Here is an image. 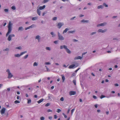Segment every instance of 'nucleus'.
Instances as JSON below:
<instances>
[{
  "instance_id": "nucleus-55",
  "label": "nucleus",
  "mask_w": 120,
  "mask_h": 120,
  "mask_svg": "<svg viewBox=\"0 0 120 120\" xmlns=\"http://www.w3.org/2000/svg\"><path fill=\"white\" fill-rule=\"evenodd\" d=\"M30 29V28H29V27L28 26V27H26L25 28V30H27L29 29Z\"/></svg>"
},
{
  "instance_id": "nucleus-62",
  "label": "nucleus",
  "mask_w": 120,
  "mask_h": 120,
  "mask_svg": "<svg viewBox=\"0 0 120 120\" xmlns=\"http://www.w3.org/2000/svg\"><path fill=\"white\" fill-rule=\"evenodd\" d=\"M87 53V52H84V53H82V56L83 57V56L85 54Z\"/></svg>"
},
{
  "instance_id": "nucleus-34",
  "label": "nucleus",
  "mask_w": 120,
  "mask_h": 120,
  "mask_svg": "<svg viewBox=\"0 0 120 120\" xmlns=\"http://www.w3.org/2000/svg\"><path fill=\"white\" fill-rule=\"evenodd\" d=\"M38 64L36 62H34V63L33 65L34 66H38Z\"/></svg>"
},
{
  "instance_id": "nucleus-9",
  "label": "nucleus",
  "mask_w": 120,
  "mask_h": 120,
  "mask_svg": "<svg viewBox=\"0 0 120 120\" xmlns=\"http://www.w3.org/2000/svg\"><path fill=\"white\" fill-rule=\"evenodd\" d=\"M82 58V56L81 57L80 56H79L77 57H75L74 58V59L75 60H78V59H80L81 60Z\"/></svg>"
},
{
  "instance_id": "nucleus-4",
  "label": "nucleus",
  "mask_w": 120,
  "mask_h": 120,
  "mask_svg": "<svg viewBox=\"0 0 120 120\" xmlns=\"http://www.w3.org/2000/svg\"><path fill=\"white\" fill-rule=\"evenodd\" d=\"M64 24L63 22H60L57 25L58 28L59 29H60L61 26L64 25Z\"/></svg>"
},
{
  "instance_id": "nucleus-1",
  "label": "nucleus",
  "mask_w": 120,
  "mask_h": 120,
  "mask_svg": "<svg viewBox=\"0 0 120 120\" xmlns=\"http://www.w3.org/2000/svg\"><path fill=\"white\" fill-rule=\"evenodd\" d=\"M12 25L13 24L11 23V21H9L8 26V31L6 34V37H7L11 33L12 30Z\"/></svg>"
},
{
  "instance_id": "nucleus-64",
  "label": "nucleus",
  "mask_w": 120,
  "mask_h": 120,
  "mask_svg": "<svg viewBox=\"0 0 120 120\" xmlns=\"http://www.w3.org/2000/svg\"><path fill=\"white\" fill-rule=\"evenodd\" d=\"M73 41L74 42H76L77 41H78V40L75 39H73Z\"/></svg>"
},
{
  "instance_id": "nucleus-38",
  "label": "nucleus",
  "mask_w": 120,
  "mask_h": 120,
  "mask_svg": "<svg viewBox=\"0 0 120 120\" xmlns=\"http://www.w3.org/2000/svg\"><path fill=\"white\" fill-rule=\"evenodd\" d=\"M11 8L13 10H15L16 9L15 7V6H12L11 7Z\"/></svg>"
},
{
  "instance_id": "nucleus-29",
  "label": "nucleus",
  "mask_w": 120,
  "mask_h": 120,
  "mask_svg": "<svg viewBox=\"0 0 120 120\" xmlns=\"http://www.w3.org/2000/svg\"><path fill=\"white\" fill-rule=\"evenodd\" d=\"M103 5L105 7H108V5L105 3H104L103 4Z\"/></svg>"
},
{
  "instance_id": "nucleus-35",
  "label": "nucleus",
  "mask_w": 120,
  "mask_h": 120,
  "mask_svg": "<svg viewBox=\"0 0 120 120\" xmlns=\"http://www.w3.org/2000/svg\"><path fill=\"white\" fill-rule=\"evenodd\" d=\"M49 1V0H44L43 1V3H45Z\"/></svg>"
},
{
  "instance_id": "nucleus-7",
  "label": "nucleus",
  "mask_w": 120,
  "mask_h": 120,
  "mask_svg": "<svg viewBox=\"0 0 120 120\" xmlns=\"http://www.w3.org/2000/svg\"><path fill=\"white\" fill-rule=\"evenodd\" d=\"M106 31V29H105L104 30H103L101 29H99L98 30V32H101L102 33H104Z\"/></svg>"
},
{
  "instance_id": "nucleus-37",
  "label": "nucleus",
  "mask_w": 120,
  "mask_h": 120,
  "mask_svg": "<svg viewBox=\"0 0 120 120\" xmlns=\"http://www.w3.org/2000/svg\"><path fill=\"white\" fill-rule=\"evenodd\" d=\"M40 119L41 120H44L45 119V118L43 116H42L40 118Z\"/></svg>"
},
{
  "instance_id": "nucleus-20",
  "label": "nucleus",
  "mask_w": 120,
  "mask_h": 120,
  "mask_svg": "<svg viewBox=\"0 0 120 120\" xmlns=\"http://www.w3.org/2000/svg\"><path fill=\"white\" fill-rule=\"evenodd\" d=\"M104 7L102 5H100L98 6L97 7V8L98 9H99L100 8L102 9Z\"/></svg>"
},
{
  "instance_id": "nucleus-36",
  "label": "nucleus",
  "mask_w": 120,
  "mask_h": 120,
  "mask_svg": "<svg viewBox=\"0 0 120 120\" xmlns=\"http://www.w3.org/2000/svg\"><path fill=\"white\" fill-rule=\"evenodd\" d=\"M61 111V110L60 109H57L56 112L58 113H59Z\"/></svg>"
},
{
  "instance_id": "nucleus-53",
  "label": "nucleus",
  "mask_w": 120,
  "mask_h": 120,
  "mask_svg": "<svg viewBox=\"0 0 120 120\" xmlns=\"http://www.w3.org/2000/svg\"><path fill=\"white\" fill-rule=\"evenodd\" d=\"M50 64V63L49 62H47L45 63V64L46 65Z\"/></svg>"
},
{
  "instance_id": "nucleus-27",
  "label": "nucleus",
  "mask_w": 120,
  "mask_h": 120,
  "mask_svg": "<svg viewBox=\"0 0 120 120\" xmlns=\"http://www.w3.org/2000/svg\"><path fill=\"white\" fill-rule=\"evenodd\" d=\"M27 52V51H24L22 52H21L20 53L21 55V56L23 54H24L25 53H26Z\"/></svg>"
},
{
  "instance_id": "nucleus-58",
  "label": "nucleus",
  "mask_w": 120,
  "mask_h": 120,
  "mask_svg": "<svg viewBox=\"0 0 120 120\" xmlns=\"http://www.w3.org/2000/svg\"><path fill=\"white\" fill-rule=\"evenodd\" d=\"M58 42V41H57V40H56V41H54V42L55 44H56Z\"/></svg>"
},
{
  "instance_id": "nucleus-41",
  "label": "nucleus",
  "mask_w": 120,
  "mask_h": 120,
  "mask_svg": "<svg viewBox=\"0 0 120 120\" xmlns=\"http://www.w3.org/2000/svg\"><path fill=\"white\" fill-rule=\"evenodd\" d=\"M73 82L74 83V85H76V81L75 80H74L73 81Z\"/></svg>"
},
{
  "instance_id": "nucleus-14",
  "label": "nucleus",
  "mask_w": 120,
  "mask_h": 120,
  "mask_svg": "<svg viewBox=\"0 0 120 120\" xmlns=\"http://www.w3.org/2000/svg\"><path fill=\"white\" fill-rule=\"evenodd\" d=\"M40 36L39 35H38L36 36L35 38L36 39H37L38 41L39 42V40H40Z\"/></svg>"
},
{
  "instance_id": "nucleus-10",
  "label": "nucleus",
  "mask_w": 120,
  "mask_h": 120,
  "mask_svg": "<svg viewBox=\"0 0 120 120\" xmlns=\"http://www.w3.org/2000/svg\"><path fill=\"white\" fill-rule=\"evenodd\" d=\"M8 79H10L13 76V75L12 74L11 72L8 74Z\"/></svg>"
},
{
  "instance_id": "nucleus-31",
  "label": "nucleus",
  "mask_w": 120,
  "mask_h": 120,
  "mask_svg": "<svg viewBox=\"0 0 120 120\" xmlns=\"http://www.w3.org/2000/svg\"><path fill=\"white\" fill-rule=\"evenodd\" d=\"M46 50L50 51L51 50V48L49 47H47L46 48Z\"/></svg>"
},
{
  "instance_id": "nucleus-50",
  "label": "nucleus",
  "mask_w": 120,
  "mask_h": 120,
  "mask_svg": "<svg viewBox=\"0 0 120 120\" xmlns=\"http://www.w3.org/2000/svg\"><path fill=\"white\" fill-rule=\"evenodd\" d=\"M75 109H73L71 110V115L72 114L73 112H74V110H75Z\"/></svg>"
},
{
  "instance_id": "nucleus-13",
  "label": "nucleus",
  "mask_w": 120,
  "mask_h": 120,
  "mask_svg": "<svg viewBox=\"0 0 120 120\" xmlns=\"http://www.w3.org/2000/svg\"><path fill=\"white\" fill-rule=\"evenodd\" d=\"M45 5H44L42 6H40L39 7V10H42L45 8Z\"/></svg>"
},
{
  "instance_id": "nucleus-47",
  "label": "nucleus",
  "mask_w": 120,
  "mask_h": 120,
  "mask_svg": "<svg viewBox=\"0 0 120 120\" xmlns=\"http://www.w3.org/2000/svg\"><path fill=\"white\" fill-rule=\"evenodd\" d=\"M45 67L46 68V69H47V71H49L50 70L48 68L47 66H45Z\"/></svg>"
},
{
  "instance_id": "nucleus-59",
  "label": "nucleus",
  "mask_w": 120,
  "mask_h": 120,
  "mask_svg": "<svg viewBox=\"0 0 120 120\" xmlns=\"http://www.w3.org/2000/svg\"><path fill=\"white\" fill-rule=\"evenodd\" d=\"M93 98L95 99H96L97 98V97L95 95H93Z\"/></svg>"
},
{
  "instance_id": "nucleus-21",
  "label": "nucleus",
  "mask_w": 120,
  "mask_h": 120,
  "mask_svg": "<svg viewBox=\"0 0 120 120\" xmlns=\"http://www.w3.org/2000/svg\"><path fill=\"white\" fill-rule=\"evenodd\" d=\"M23 29V28L22 26H21L19 27L18 29V31H22Z\"/></svg>"
},
{
  "instance_id": "nucleus-33",
  "label": "nucleus",
  "mask_w": 120,
  "mask_h": 120,
  "mask_svg": "<svg viewBox=\"0 0 120 120\" xmlns=\"http://www.w3.org/2000/svg\"><path fill=\"white\" fill-rule=\"evenodd\" d=\"M113 41H118V39L117 38H113Z\"/></svg>"
},
{
  "instance_id": "nucleus-30",
  "label": "nucleus",
  "mask_w": 120,
  "mask_h": 120,
  "mask_svg": "<svg viewBox=\"0 0 120 120\" xmlns=\"http://www.w3.org/2000/svg\"><path fill=\"white\" fill-rule=\"evenodd\" d=\"M20 103V101L18 100H16L14 101V103L15 104H17Z\"/></svg>"
},
{
  "instance_id": "nucleus-12",
  "label": "nucleus",
  "mask_w": 120,
  "mask_h": 120,
  "mask_svg": "<svg viewBox=\"0 0 120 120\" xmlns=\"http://www.w3.org/2000/svg\"><path fill=\"white\" fill-rule=\"evenodd\" d=\"M75 66V64H72L69 66V68L70 69H72L74 68V67Z\"/></svg>"
},
{
  "instance_id": "nucleus-61",
  "label": "nucleus",
  "mask_w": 120,
  "mask_h": 120,
  "mask_svg": "<svg viewBox=\"0 0 120 120\" xmlns=\"http://www.w3.org/2000/svg\"><path fill=\"white\" fill-rule=\"evenodd\" d=\"M52 116H49L48 117L49 119L50 120H51L52 119Z\"/></svg>"
},
{
  "instance_id": "nucleus-5",
  "label": "nucleus",
  "mask_w": 120,
  "mask_h": 120,
  "mask_svg": "<svg viewBox=\"0 0 120 120\" xmlns=\"http://www.w3.org/2000/svg\"><path fill=\"white\" fill-rule=\"evenodd\" d=\"M107 24L106 22H105L103 23L98 24L97 25V27L100 26H104L105 25Z\"/></svg>"
},
{
  "instance_id": "nucleus-45",
  "label": "nucleus",
  "mask_w": 120,
  "mask_h": 120,
  "mask_svg": "<svg viewBox=\"0 0 120 120\" xmlns=\"http://www.w3.org/2000/svg\"><path fill=\"white\" fill-rule=\"evenodd\" d=\"M50 105V103H48L47 104H46L45 105V106L47 107L49 106Z\"/></svg>"
},
{
  "instance_id": "nucleus-32",
  "label": "nucleus",
  "mask_w": 120,
  "mask_h": 120,
  "mask_svg": "<svg viewBox=\"0 0 120 120\" xmlns=\"http://www.w3.org/2000/svg\"><path fill=\"white\" fill-rule=\"evenodd\" d=\"M28 100V102L27 103L28 104H30L31 103V99H27Z\"/></svg>"
},
{
  "instance_id": "nucleus-63",
  "label": "nucleus",
  "mask_w": 120,
  "mask_h": 120,
  "mask_svg": "<svg viewBox=\"0 0 120 120\" xmlns=\"http://www.w3.org/2000/svg\"><path fill=\"white\" fill-rule=\"evenodd\" d=\"M114 85L116 86H119V84L117 83L115 84Z\"/></svg>"
},
{
  "instance_id": "nucleus-46",
  "label": "nucleus",
  "mask_w": 120,
  "mask_h": 120,
  "mask_svg": "<svg viewBox=\"0 0 120 120\" xmlns=\"http://www.w3.org/2000/svg\"><path fill=\"white\" fill-rule=\"evenodd\" d=\"M57 19V18L56 17H53L52 19V20H55Z\"/></svg>"
},
{
  "instance_id": "nucleus-48",
  "label": "nucleus",
  "mask_w": 120,
  "mask_h": 120,
  "mask_svg": "<svg viewBox=\"0 0 120 120\" xmlns=\"http://www.w3.org/2000/svg\"><path fill=\"white\" fill-rule=\"evenodd\" d=\"M64 99L63 97H62L61 98L60 100L62 101H64Z\"/></svg>"
},
{
  "instance_id": "nucleus-25",
  "label": "nucleus",
  "mask_w": 120,
  "mask_h": 120,
  "mask_svg": "<svg viewBox=\"0 0 120 120\" xmlns=\"http://www.w3.org/2000/svg\"><path fill=\"white\" fill-rule=\"evenodd\" d=\"M15 49H16L20 50L22 49V48L21 46H19L17 47H16Z\"/></svg>"
},
{
  "instance_id": "nucleus-43",
  "label": "nucleus",
  "mask_w": 120,
  "mask_h": 120,
  "mask_svg": "<svg viewBox=\"0 0 120 120\" xmlns=\"http://www.w3.org/2000/svg\"><path fill=\"white\" fill-rule=\"evenodd\" d=\"M96 33V32H92L91 33L90 35H93L95 34Z\"/></svg>"
},
{
  "instance_id": "nucleus-3",
  "label": "nucleus",
  "mask_w": 120,
  "mask_h": 120,
  "mask_svg": "<svg viewBox=\"0 0 120 120\" xmlns=\"http://www.w3.org/2000/svg\"><path fill=\"white\" fill-rule=\"evenodd\" d=\"M58 39L60 41H63L64 39V38L61 34L59 32H58Z\"/></svg>"
},
{
  "instance_id": "nucleus-11",
  "label": "nucleus",
  "mask_w": 120,
  "mask_h": 120,
  "mask_svg": "<svg viewBox=\"0 0 120 120\" xmlns=\"http://www.w3.org/2000/svg\"><path fill=\"white\" fill-rule=\"evenodd\" d=\"M89 21L88 20H85L84 19H83L81 21V22L82 23H88Z\"/></svg>"
},
{
  "instance_id": "nucleus-2",
  "label": "nucleus",
  "mask_w": 120,
  "mask_h": 120,
  "mask_svg": "<svg viewBox=\"0 0 120 120\" xmlns=\"http://www.w3.org/2000/svg\"><path fill=\"white\" fill-rule=\"evenodd\" d=\"M64 49L66 50V52L68 54L71 53V51L68 48L67 46L66 45H61L60 46V49Z\"/></svg>"
},
{
  "instance_id": "nucleus-8",
  "label": "nucleus",
  "mask_w": 120,
  "mask_h": 120,
  "mask_svg": "<svg viewBox=\"0 0 120 120\" xmlns=\"http://www.w3.org/2000/svg\"><path fill=\"white\" fill-rule=\"evenodd\" d=\"M6 109L5 108H3L0 111V112L1 114L4 113Z\"/></svg>"
},
{
  "instance_id": "nucleus-56",
  "label": "nucleus",
  "mask_w": 120,
  "mask_h": 120,
  "mask_svg": "<svg viewBox=\"0 0 120 120\" xmlns=\"http://www.w3.org/2000/svg\"><path fill=\"white\" fill-rule=\"evenodd\" d=\"M54 118L55 119H56L57 118V116L56 115H54Z\"/></svg>"
},
{
  "instance_id": "nucleus-28",
  "label": "nucleus",
  "mask_w": 120,
  "mask_h": 120,
  "mask_svg": "<svg viewBox=\"0 0 120 120\" xmlns=\"http://www.w3.org/2000/svg\"><path fill=\"white\" fill-rule=\"evenodd\" d=\"M28 54L24 56L23 57V58L24 59H26L28 57Z\"/></svg>"
},
{
  "instance_id": "nucleus-39",
  "label": "nucleus",
  "mask_w": 120,
  "mask_h": 120,
  "mask_svg": "<svg viewBox=\"0 0 120 120\" xmlns=\"http://www.w3.org/2000/svg\"><path fill=\"white\" fill-rule=\"evenodd\" d=\"M34 24H33L31 26H29L30 28H33V27H34Z\"/></svg>"
},
{
  "instance_id": "nucleus-57",
  "label": "nucleus",
  "mask_w": 120,
  "mask_h": 120,
  "mask_svg": "<svg viewBox=\"0 0 120 120\" xmlns=\"http://www.w3.org/2000/svg\"><path fill=\"white\" fill-rule=\"evenodd\" d=\"M47 112H52V110L50 109H49L47 110Z\"/></svg>"
},
{
  "instance_id": "nucleus-6",
  "label": "nucleus",
  "mask_w": 120,
  "mask_h": 120,
  "mask_svg": "<svg viewBox=\"0 0 120 120\" xmlns=\"http://www.w3.org/2000/svg\"><path fill=\"white\" fill-rule=\"evenodd\" d=\"M76 92L75 91H71L69 92V95L71 96L72 95H75L76 94Z\"/></svg>"
},
{
  "instance_id": "nucleus-49",
  "label": "nucleus",
  "mask_w": 120,
  "mask_h": 120,
  "mask_svg": "<svg viewBox=\"0 0 120 120\" xmlns=\"http://www.w3.org/2000/svg\"><path fill=\"white\" fill-rule=\"evenodd\" d=\"M105 97L104 95H101V96L100 98L101 99H102L103 98Z\"/></svg>"
},
{
  "instance_id": "nucleus-17",
  "label": "nucleus",
  "mask_w": 120,
  "mask_h": 120,
  "mask_svg": "<svg viewBox=\"0 0 120 120\" xmlns=\"http://www.w3.org/2000/svg\"><path fill=\"white\" fill-rule=\"evenodd\" d=\"M61 76L62 77V80L63 82H64L65 79V78L63 75H61Z\"/></svg>"
},
{
  "instance_id": "nucleus-60",
  "label": "nucleus",
  "mask_w": 120,
  "mask_h": 120,
  "mask_svg": "<svg viewBox=\"0 0 120 120\" xmlns=\"http://www.w3.org/2000/svg\"><path fill=\"white\" fill-rule=\"evenodd\" d=\"M80 69V68H79L78 69H77L75 71V72H77V71Z\"/></svg>"
},
{
  "instance_id": "nucleus-44",
  "label": "nucleus",
  "mask_w": 120,
  "mask_h": 120,
  "mask_svg": "<svg viewBox=\"0 0 120 120\" xmlns=\"http://www.w3.org/2000/svg\"><path fill=\"white\" fill-rule=\"evenodd\" d=\"M4 11L6 12H8V9L5 8L4 9Z\"/></svg>"
},
{
  "instance_id": "nucleus-54",
  "label": "nucleus",
  "mask_w": 120,
  "mask_h": 120,
  "mask_svg": "<svg viewBox=\"0 0 120 120\" xmlns=\"http://www.w3.org/2000/svg\"><path fill=\"white\" fill-rule=\"evenodd\" d=\"M10 36H11V37L12 38L13 37H15V35L14 34H11L10 35Z\"/></svg>"
},
{
  "instance_id": "nucleus-19",
  "label": "nucleus",
  "mask_w": 120,
  "mask_h": 120,
  "mask_svg": "<svg viewBox=\"0 0 120 120\" xmlns=\"http://www.w3.org/2000/svg\"><path fill=\"white\" fill-rule=\"evenodd\" d=\"M21 56V55L20 54H17L15 55V56L16 57H20Z\"/></svg>"
},
{
  "instance_id": "nucleus-52",
  "label": "nucleus",
  "mask_w": 120,
  "mask_h": 120,
  "mask_svg": "<svg viewBox=\"0 0 120 120\" xmlns=\"http://www.w3.org/2000/svg\"><path fill=\"white\" fill-rule=\"evenodd\" d=\"M76 18L75 16H74L70 19V20H73L75 18Z\"/></svg>"
},
{
  "instance_id": "nucleus-18",
  "label": "nucleus",
  "mask_w": 120,
  "mask_h": 120,
  "mask_svg": "<svg viewBox=\"0 0 120 120\" xmlns=\"http://www.w3.org/2000/svg\"><path fill=\"white\" fill-rule=\"evenodd\" d=\"M44 100V99L43 98H42L38 101L37 102L39 104L42 102Z\"/></svg>"
},
{
  "instance_id": "nucleus-16",
  "label": "nucleus",
  "mask_w": 120,
  "mask_h": 120,
  "mask_svg": "<svg viewBox=\"0 0 120 120\" xmlns=\"http://www.w3.org/2000/svg\"><path fill=\"white\" fill-rule=\"evenodd\" d=\"M69 30V29L68 28H66L63 32V34H64V33H66L67 32V31Z\"/></svg>"
},
{
  "instance_id": "nucleus-15",
  "label": "nucleus",
  "mask_w": 120,
  "mask_h": 120,
  "mask_svg": "<svg viewBox=\"0 0 120 120\" xmlns=\"http://www.w3.org/2000/svg\"><path fill=\"white\" fill-rule=\"evenodd\" d=\"M37 14L39 15H40L41 11L39 9H37Z\"/></svg>"
},
{
  "instance_id": "nucleus-24",
  "label": "nucleus",
  "mask_w": 120,
  "mask_h": 120,
  "mask_svg": "<svg viewBox=\"0 0 120 120\" xmlns=\"http://www.w3.org/2000/svg\"><path fill=\"white\" fill-rule=\"evenodd\" d=\"M50 34L52 35V37H54L55 36V35L54 34V33L53 32H50Z\"/></svg>"
},
{
  "instance_id": "nucleus-51",
  "label": "nucleus",
  "mask_w": 120,
  "mask_h": 120,
  "mask_svg": "<svg viewBox=\"0 0 120 120\" xmlns=\"http://www.w3.org/2000/svg\"><path fill=\"white\" fill-rule=\"evenodd\" d=\"M6 72H8V74L10 73L9 70L8 69L7 70Z\"/></svg>"
},
{
  "instance_id": "nucleus-26",
  "label": "nucleus",
  "mask_w": 120,
  "mask_h": 120,
  "mask_svg": "<svg viewBox=\"0 0 120 120\" xmlns=\"http://www.w3.org/2000/svg\"><path fill=\"white\" fill-rule=\"evenodd\" d=\"M37 18L38 17H33L32 18V19L33 20H35L37 19Z\"/></svg>"
},
{
  "instance_id": "nucleus-23",
  "label": "nucleus",
  "mask_w": 120,
  "mask_h": 120,
  "mask_svg": "<svg viewBox=\"0 0 120 120\" xmlns=\"http://www.w3.org/2000/svg\"><path fill=\"white\" fill-rule=\"evenodd\" d=\"M11 36H10V35H9V36H8L7 40L9 41H10L11 39Z\"/></svg>"
},
{
  "instance_id": "nucleus-42",
  "label": "nucleus",
  "mask_w": 120,
  "mask_h": 120,
  "mask_svg": "<svg viewBox=\"0 0 120 120\" xmlns=\"http://www.w3.org/2000/svg\"><path fill=\"white\" fill-rule=\"evenodd\" d=\"M75 64V67H77L79 66V64L78 63H76Z\"/></svg>"
},
{
  "instance_id": "nucleus-40",
  "label": "nucleus",
  "mask_w": 120,
  "mask_h": 120,
  "mask_svg": "<svg viewBox=\"0 0 120 120\" xmlns=\"http://www.w3.org/2000/svg\"><path fill=\"white\" fill-rule=\"evenodd\" d=\"M9 48H6L5 49H4L3 50L4 51H9Z\"/></svg>"
},
{
  "instance_id": "nucleus-22",
  "label": "nucleus",
  "mask_w": 120,
  "mask_h": 120,
  "mask_svg": "<svg viewBox=\"0 0 120 120\" xmlns=\"http://www.w3.org/2000/svg\"><path fill=\"white\" fill-rule=\"evenodd\" d=\"M75 30H71L69 31L68 32L69 34H74L75 33Z\"/></svg>"
}]
</instances>
